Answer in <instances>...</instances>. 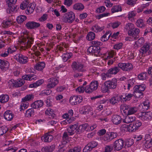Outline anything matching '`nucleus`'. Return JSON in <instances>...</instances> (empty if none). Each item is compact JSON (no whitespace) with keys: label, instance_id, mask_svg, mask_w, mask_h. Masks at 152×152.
Returning a JSON list of instances; mask_svg holds the SVG:
<instances>
[{"label":"nucleus","instance_id":"nucleus-1","mask_svg":"<svg viewBox=\"0 0 152 152\" xmlns=\"http://www.w3.org/2000/svg\"><path fill=\"white\" fill-rule=\"evenodd\" d=\"M18 41L22 49L26 50L31 47L34 42V39L31 35L28 34L21 37L19 39Z\"/></svg>","mask_w":152,"mask_h":152},{"label":"nucleus","instance_id":"nucleus-2","mask_svg":"<svg viewBox=\"0 0 152 152\" xmlns=\"http://www.w3.org/2000/svg\"><path fill=\"white\" fill-rule=\"evenodd\" d=\"M124 30L125 31H127L128 35L131 36L137 35L140 32L139 29L135 28L134 25L132 23L126 24L124 27Z\"/></svg>","mask_w":152,"mask_h":152},{"label":"nucleus","instance_id":"nucleus-3","mask_svg":"<svg viewBox=\"0 0 152 152\" xmlns=\"http://www.w3.org/2000/svg\"><path fill=\"white\" fill-rule=\"evenodd\" d=\"M71 66L72 69L74 71L83 72L86 70V66L77 61H73L72 63Z\"/></svg>","mask_w":152,"mask_h":152},{"label":"nucleus","instance_id":"nucleus-4","mask_svg":"<svg viewBox=\"0 0 152 152\" xmlns=\"http://www.w3.org/2000/svg\"><path fill=\"white\" fill-rule=\"evenodd\" d=\"M75 18L74 13L70 11L64 15L63 16V20L66 23H71L74 20Z\"/></svg>","mask_w":152,"mask_h":152},{"label":"nucleus","instance_id":"nucleus-5","mask_svg":"<svg viewBox=\"0 0 152 152\" xmlns=\"http://www.w3.org/2000/svg\"><path fill=\"white\" fill-rule=\"evenodd\" d=\"M118 66L122 70L126 71H130L133 68L132 65L129 63H120Z\"/></svg>","mask_w":152,"mask_h":152},{"label":"nucleus","instance_id":"nucleus-6","mask_svg":"<svg viewBox=\"0 0 152 152\" xmlns=\"http://www.w3.org/2000/svg\"><path fill=\"white\" fill-rule=\"evenodd\" d=\"M58 83V80L56 77H51L47 80L46 88L49 89L53 88L56 86Z\"/></svg>","mask_w":152,"mask_h":152},{"label":"nucleus","instance_id":"nucleus-7","mask_svg":"<svg viewBox=\"0 0 152 152\" xmlns=\"http://www.w3.org/2000/svg\"><path fill=\"white\" fill-rule=\"evenodd\" d=\"M117 134L114 132H107L103 137V140L105 141L109 142L114 139L116 138Z\"/></svg>","mask_w":152,"mask_h":152},{"label":"nucleus","instance_id":"nucleus-8","mask_svg":"<svg viewBox=\"0 0 152 152\" xmlns=\"http://www.w3.org/2000/svg\"><path fill=\"white\" fill-rule=\"evenodd\" d=\"M124 141L121 139H119L115 140L113 143L114 150L118 151L121 150L124 146Z\"/></svg>","mask_w":152,"mask_h":152},{"label":"nucleus","instance_id":"nucleus-9","mask_svg":"<svg viewBox=\"0 0 152 152\" xmlns=\"http://www.w3.org/2000/svg\"><path fill=\"white\" fill-rule=\"evenodd\" d=\"M15 59L20 64H24L27 63L28 61V58L20 54H16L14 57Z\"/></svg>","mask_w":152,"mask_h":152},{"label":"nucleus","instance_id":"nucleus-10","mask_svg":"<svg viewBox=\"0 0 152 152\" xmlns=\"http://www.w3.org/2000/svg\"><path fill=\"white\" fill-rule=\"evenodd\" d=\"M83 100L82 96H74L70 97L69 102L72 105H76L80 103Z\"/></svg>","mask_w":152,"mask_h":152},{"label":"nucleus","instance_id":"nucleus-11","mask_svg":"<svg viewBox=\"0 0 152 152\" xmlns=\"http://www.w3.org/2000/svg\"><path fill=\"white\" fill-rule=\"evenodd\" d=\"M109 89H114L117 86V80L115 78H113L111 80L105 82Z\"/></svg>","mask_w":152,"mask_h":152},{"label":"nucleus","instance_id":"nucleus-12","mask_svg":"<svg viewBox=\"0 0 152 152\" xmlns=\"http://www.w3.org/2000/svg\"><path fill=\"white\" fill-rule=\"evenodd\" d=\"M150 101L148 99L145 100L143 102L142 104H139L138 108L141 111H145L148 110L149 108Z\"/></svg>","mask_w":152,"mask_h":152},{"label":"nucleus","instance_id":"nucleus-13","mask_svg":"<svg viewBox=\"0 0 152 152\" xmlns=\"http://www.w3.org/2000/svg\"><path fill=\"white\" fill-rule=\"evenodd\" d=\"M25 26L27 28L33 29L39 27L40 26V23L34 21H28L26 24Z\"/></svg>","mask_w":152,"mask_h":152},{"label":"nucleus","instance_id":"nucleus-14","mask_svg":"<svg viewBox=\"0 0 152 152\" xmlns=\"http://www.w3.org/2000/svg\"><path fill=\"white\" fill-rule=\"evenodd\" d=\"M111 121L113 124L117 125L120 124L122 120L120 116L117 115H114L112 116Z\"/></svg>","mask_w":152,"mask_h":152},{"label":"nucleus","instance_id":"nucleus-15","mask_svg":"<svg viewBox=\"0 0 152 152\" xmlns=\"http://www.w3.org/2000/svg\"><path fill=\"white\" fill-rule=\"evenodd\" d=\"M10 64L7 61L0 59V68L2 71H6L9 68Z\"/></svg>","mask_w":152,"mask_h":152},{"label":"nucleus","instance_id":"nucleus-16","mask_svg":"<svg viewBox=\"0 0 152 152\" xmlns=\"http://www.w3.org/2000/svg\"><path fill=\"white\" fill-rule=\"evenodd\" d=\"M133 96V94L131 93H124L120 96V99L123 101L126 102L127 101L130 100Z\"/></svg>","mask_w":152,"mask_h":152},{"label":"nucleus","instance_id":"nucleus-17","mask_svg":"<svg viewBox=\"0 0 152 152\" xmlns=\"http://www.w3.org/2000/svg\"><path fill=\"white\" fill-rule=\"evenodd\" d=\"M51 132H50L48 133H46L41 137V140H44L45 142H51L53 139V136L50 134Z\"/></svg>","mask_w":152,"mask_h":152},{"label":"nucleus","instance_id":"nucleus-18","mask_svg":"<svg viewBox=\"0 0 152 152\" xmlns=\"http://www.w3.org/2000/svg\"><path fill=\"white\" fill-rule=\"evenodd\" d=\"M14 115L12 112L10 110H7L4 113V117L5 119L8 121H11Z\"/></svg>","mask_w":152,"mask_h":152},{"label":"nucleus","instance_id":"nucleus-19","mask_svg":"<svg viewBox=\"0 0 152 152\" xmlns=\"http://www.w3.org/2000/svg\"><path fill=\"white\" fill-rule=\"evenodd\" d=\"M122 129L125 131H128L129 132H133L136 131L134 128L133 124H130L128 125H125L123 126Z\"/></svg>","mask_w":152,"mask_h":152},{"label":"nucleus","instance_id":"nucleus-20","mask_svg":"<svg viewBox=\"0 0 152 152\" xmlns=\"http://www.w3.org/2000/svg\"><path fill=\"white\" fill-rule=\"evenodd\" d=\"M78 126V124H75L70 126L67 129V131L69 135H72L74 134L75 132V130L77 129Z\"/></svg>","mask_w":152,"mask_h":152},{"label":"nucleus","instance_id":"nucleus-21","mask_svg":"<svg viewBox=\"0 0 152 152\" xmlns=\"http://www.w3.org/2000/svg\"><path fill=\"white\" fill-rule=\"evenodd\" d=\"M43 104V102L42 100H38L32 103L31 106L34 109H37L42 107Z\"/></svg>","mask_w":152,"mask_h":152},{"label":"nucleus","instance_id":"nucleus-22","mask_svg":"<svg viewBox=\"0 0 152 152\" xmlns=\"http://www.w3.org/2000/svg\"><path fill=\"white\" fill-rule=\"evenodd\" d=\"M144 39L142 37L139 39L137 41L135 42L133 47L135 49H137L141 47L144 43Z\"/></svg>","mask_w":152,"mask_h":152},{"label":"nucleus","instance_id":"nucleus-23","mask_svg":"<svg viewBox=\"0 0 152 152\" xmlns=\"http://www.w3.org/2000/svg\"><path fill=\"white\" fill-rule=\"evenodd\" d=\"M45 66V64L44 62H39L34 66V68L37 70L41 71Z\"/></svg>","mask_w":152,"mask_h":152},{"label":"nucleus","instance_id":"nucleus-24","mask_svg":"<svg viewBox=\"0 0 152 152\" xmlns=\"http://www.w3.org/2000/svg\"><path fill=\"white\" fill-rule=\"evenodd\" d=\"M35 8V6L34 4L30 3L27 7L26 11V13L29 15L33 12Z\"/></svg>","mask_w":152,"mask_h":152},{"label":"nucleus","instance_id":"nucleus-25","mask_svg":"<svg viewBox=\"0 0 152 152\" xmlns=\"http://www.w3.org/2000/svg\"><path fill=\"white\" fill-rule=\"evenodd\" d=\"M120 71V69L118 66H114L109 69L108 71L111 76L112 75H115Z\"/></svg>","mask_w":152,"mask_h":152},{"label":"nucleus","instance_id":"nucleus-26","mask_svg":"<svg viewBox=\"0 0 152 152\" xmlns=\"http://www.w3.org/2000/svg\"><path fill=\"white\" fill-rule=\"evenodd\" d=\"M135 119L136 118L134 116H128L127 115L125 119L122 120V121L124 123L128 124L135 121Z\"/></svg>","mask_w":152,"mask_h":152},{"label":"nucleus","instance_id":"nucleus-27","mask_svg":"<svg viewBox=\"0 0 152 152\" xmlns=\"http://www.w3.org/2000/svg\"><path fill=\"white\" fill-rule=\"evenodd\" d=\"M87 51L89 53L99 54L100 52V50L92 45L88 48Z\"/></svg>","mask_w":152,"mask_h":152},{"label":"nucleus","instance_id":"nucleus-28","mask_svg":"<svg viewBox=\"0 0 152 152\" xmlns=\"http://www.w3.org/2000/svg\"><path fill=\"white\" fill-rule=\"evenodd\" d=\"M150 46L147 44H145L140 50V52L142 55L145 54L150 48Z\"/></svg>","mask_w":152,"mask_h":152},{"label":"nucleus","instance_id":"nucleus-29","mask_svg":"<svg viewBox=\"0 0 152 152\" xmlns=\"http://www.w3.org/2000/svg\"><path fill=\"white\" fill-rule=\"evenodd\" d=\"M36 78V76L34 75H25L22 76V79L24 80H32Z\"/></svg>","mask_w":152,"mask_h":152},{"label":"nucleus","instance_id":"nucleus-30","mask_svg":"<svg viewBox=\"0 0 152 152\" xmlns=\"http://www.w3.org/2000/svg\"><path fill=\"white\" fill-rule=\"evenodd\" d=\"M55 145H48L43 147L42 149L45 152H52L55 149Z\"/></svg>","mask_w":152,"mask_h":152},{"label":"nucleus","instance_id":"nucleus-31","mask_svg":"<svg viewBox=\"0 0 152 152\" xmlns=\"http://www.w3.org/2000/svg\"><path fill=\"white\" fill-rule=\"evenodd\" d=\"M27 17L26 16L21 15L17 17L16 21L19 24H21L25 21Z\"/></svg>","mask_w":152,"mask_h":152},{"label":"nucleus","instance_id":"nucleus-32","mask_svg":"<svg viewBox=\"0 0 152 152\" xmlns=\"http://www.w3.org/2000/svg\"><path fill=\"white\" fill-rule=\"evenodd\" d=\"M73 8L76 10L81 11L84 9V6L81 3H77L73 5Z\"/></svg>","mask_w":152,"mask_h":152},{"label":"nucleus","instance_id":"nucleus-33","mask_svg":"<svg viewBox=\"0 0 152 152\" xmlns=\"http://www.w3.org/2000/svg\"><path fill=\"white\" fill-rule=\"evenodd\" d=\"M12 20H4L1 23V26L4 28H7L10 26L12 24Z\"/></svg>","mask_w":152,"mask_h":152},{"label":"nucleus","instance_id":"nucleus-34","mask_svg":"<svg viewBox=\"0 0 152 152\" xmlns=\"http://www.w3.org/2000/svg\"><path fill=\"white\" fill-rule=\"evenodd\" d=\"M9 99V97L7 94H2L0 96V102L1 103L7 102Z\"/></svg>","mask_w":152,"mask_h":152},{"label":"nucleus","instance_id":"nucleus-35","mask_svg":"<svg viewBox=\"0 0 152 152\" xmlns=\"http://www.w3.org/2000/svg\"><path fill=\"white\" fill-rule=\"evenodd\" d=\"M104 28V26H100L97 25H95L93 26L91 28V30L96 32H98L102 31Z\"/></svg>","mask_w":152,"mask_h":152},{"label":"nucleus","instance_id":"nucleus-36","mask_svg":"<svg viewBox=\"0 0 152 152\" xmlns=\"http://www.w3.org/2000/svg\"><path fill=\"white\" fill-rule=\"evenodd\" d=\"M89 126L88 124L86 123L80 125L78 128L79 131L81 132L84 131H89Z\"/></svg>","mask_w":152,"mask_h":152},{"label":"nucleus","instance_id":"nucleus-37","mask_svg":"<svg viewBox=\"0 0 152 152\" xmlns=\"http://www.w3.org/2000/svg\"><path fill=\"white\" fill-rule=\"evenodd\" d=\"M46 115L50 116L51 118H54L55 116V111L51 108H48L45 112Z\"/></svg>","mask_w":152,"mask_h":152},{"label":"nucleus","instance_id":"nucleus-38","mask_svg":"<svg viewBox=\"0 0 152 152\" xmlns=\"http://www.w3.org/2000/svg\"><path fill=\"white\" fill-rule=\"evenodd\" d=\"M129 107V105L125 104L121 105L120 107L121 112H123L126 115H127Z\"/></svg>","mask_w":152,"mask_h":152},{"label":"nucleus","instance_id":"nucleus-39","mask_svg":"<svg viewBox=\"0 0 152 152\" xmlns=\"http://www.w3.org/2000/svg\"><path fill=\"white\" fill-rule=\"evenodd\" d=\"M33 109L31 108L28 109L26 111L25 113L26 116L28 118L33 116L34 114V111Z\"/></svg>","mask_w":152,"mask_h":152},{"label":"nucleus","instance_id":"nucleus-40","mask_svg":"<svg viewBox=\"0 0 152 152\" xmlns=\"http://www.w3.org/2000/svg\"><path fill=\"white\" fill-rule=\"evenodd\" d=\"M25 83L24 80L21 79L15 80L14 86L16 87H20L23 85Z\"/></svg>","mask_w":152,"mask_h":152},{"label":"nucleus","instance_id":"nucleus-41","mask_svg":"<svg viewBox=\"0 0 152 152\" xmlns=\"http://www.w3.org/2000/svg\"><path fill=\"white\" fill-rule=\"evenodd\" d=\"M111 35V32L109 31L106 32L105 34L102 36L101 38V40L102 42H105L107 40Z\"/></svg>","mask_w":152,"mask_h":152},{"label":"nucleus","instance_id":"nucleus-42","mask_svg":"<svg viewBox=\"0 0 152 152\" xmlns=\"http://www.w3.org/2000/svg\"><path fill=\"white\" fill-rule=\"evenodd\" d=\"M137 111V108L135 107H130L128 110L127 115H132L135 113Z\"/></svg>","mask_w":152,"mask_h":152},{"label":"nucleus","instance_id":"nucleus-43","mask_svg":"<svg viewBox=\"0 0 152 152\" xmlns=\"http://www.w3.org/2000/svg\"><path fill=\"white\" fill-rule=\"evenodd\" d=\"M95 34L92 31L88 32L86 36V39L88 41H92L94 40L95 38Z\"/></svg>","mask_w":152,"mask_h":152},{"label":"nucleus","instance_id":"nucleus-44","mask_svg":"<svg viewBox=\"0 0 152 152\" xmlns=\"http://www.w3.org/2000/svg\"><path fill=\"white\" fill-rule=\"evenodd\" d=\"M43 82V80L42 79L39 80L33 84H30L29 87L30 88H36L41 85Z\"/></svg>","mask_w":152,"mask_h":152},{"label":"nucleus","instance_id":"nucleus-45","mask_svg":"<svg viewBox=\"0 0 152 152\" xmlns=\"http://www.w3.org/2000/svg\"><path fill=\"white\" fill-rule=\"evenodd\" d=\"M136 25L137 27L141 28L144 27L145 26L143 20L141 19H139L137 21Z\"/></svg>","mask_w":152,"mask_h":152},{"label":"nucleus","instance_id":"nucleus-46","mask_svg":"<svg viewBox=\"0 0 152 152\" xmlns=\"http://www.w3.org/2000/svg\"><path fill=\"white\" fill-rule=\"evenodd\" d=\"M90 85L91 88L92 89L93 91L96 90L98 87L99 83L98 81H92L91 82Z\"/></svg>","mask_w":152,"mask_h":152},{"label":"nucleus","instance_id":"nucleus-47","mask_svg":"<svg viewBox=\"0 0 152 152\" xmlns=\"http://www.w3.org/2000/svg\"><path fill=\"white\" fill-rule=\"evenodd\" d=\"M120 99V96H116L112 97L110 100V102L112 104H114L118 103Z\"/></svg>","mask_w":152,"mask_h":152},{"label":"nucleus","instance_id":"nucleus-48","mask_svg":"<svg viewBox=\"0 0 152 152\" xmlns=\"http://www.w3.org/2000/svg\"><path fill=\"white\" fill-rule=\"evenodd\" d=\"M34 97V96L33 94H28L26 95L24 98H22V101L23 102L30 101L33 99Z\"/></svg>","mask_w":152,"mask_h":152},{"label":"nucleus","instance_id":"nucleus-49","mask_svg":"<svg viewBox=\"0 0 152 152\" xmlns=\"http://www.w3.org/2000/svg\"><path fill=\"white\" fill-rule=\"evenodd\" d=\"M134 96L137 98H142L143 96V93L141 91H139L134 89Z\"/></svg>","mask_w":152,"mask_h":152},{"label":"nucleus","instance_id":"nucleus-50","mask_svg":"<svg viewBox=\"0 0 152 152\" xmlns=\"http://www.w3.org/2000/svg\"><path fill=\"white\" fill-rule=\"evenodd\" d=\"M146 86L145 85L142 84L138 86L136 85L134 88V89L137 90L139 91L142 92L145 89Z\"/></svg>","mask_w":152,"mask_h":152},{"label":"nucleus","instance_id":"nucleus-51","mask_svg":"<svg viewBox=\"0 0 152 152\" xmlns=\"http://www.w3.org/2000/svg\"><path fill=\"white\" fill-rule=\"evenodd\" d=\"M112 12L114 13L115 12H121L122 11V8L121 6L119 5L113 6L111 10Z\"/></svg>","mask_w":152,"mask_h":152},{"label":"nucleus","instance_id":"nucleus-52","mask_svg":"<svg viewBox=\"0 0 152 152\" xmlns=\"http://www.w3.org/2000/svg\"><path fill=\"white\" fill-rule=\"evenodd\" d=\"M148 74L146 72L141 73L138 75V77L139 80H143L147 78Z\"/></svg>","mask_w":152,"mask_h":152},{"label":"nucleus","instance_id":"nucleus-53","mask_svg":"<svg viewBox=\"0 0 152 152\" xmlns=\"http://www.w3.org/2000/svg\"><path fill=\"white\" fill-rule=\"evenodd\" d=\"M72 56V54L71 53H66L65 54L64 53L62 56L63 60L64 62H66L68 59L70 58Z\"/></svg>","mask_w":152,"mask_h":152},{"label":"nucleus","instance_id":"nucleus-54","mask_svg":"<svg viewBox=\"0 0 152 152\" xmlns=\"http://www.w3.org/2000/svg\"><path fill=\"white\" fill-rule=\"evenodd\" d=\"M91 44L92 46L96 47L99 50H100V46L102 45V43L97 41H93L91 42Z\"/></svg>","mask_w":152,"mask_h":152},{"label":"nucleus","instance_id":"nucleus-55","mask_svg":"<svg viewBox=\"0 0 152 152\" xmlns=\"http://www.w3.org/2000/svg\"><path fill=\"white\" fill-rule=\"evenodd\" d=\"M101 76L102 79L104 80H106L107 78L111 77H112L108 71L106 72L102 73Z\"/></svg>","mask_w":152,"mask_h":152},{"label":"nucleus","instance_id":"nucleus-56","mask_svg":"<svg viewBox=\"0 0 152 152\" xmlns=\"http://www.w3.org/2000/svg\"><path fill=\"white\" fill-rule=\"evenodd\" d=\"M136 13L134 11L129 12L128 13V18L130 20H132L136 15Z\"/></svg>","mask_w":152,"mask_h":152},{"label":"nucleus","instance_id":"nucleus-57","mask_svg":"<svg viewBox=\"0 0 152 152\" xmlns=\"http://www.w3.org/2000/svg\"><path fill=\"white\" fill-rule=\"evenodd\" d=\"M134 124V128L135 129V130H138L139 128L141 126L142 123L140 121L137 120L135 121L133 123Z\"/></svg>","mask_w":152,"mask_h":152},{"label":"nucleus","instance_id":"nucleus-58","mask_svg":"<svg viewBox=\"0 0 152 152\" xmlns=\"http://www.w3.org/2000/svg\"><path fill=\"white\" fill-rule=\"evenodd\" d=\"M109 89V88L108 86L107 85V84L105 82L102 86L101 88V91L103 93L107 92Z\"/></svg>","mask_w":152,"mask_h":152},{"label":"nucleus","instance_id":"nucleus-59","mask_svg":"<svg viewBox=\"0 0 152 152\" xmlns=\"http://www.w3.org/2000/svg\"><path fill=\"white\" fill-rule=\"evenodd\" d=\"M69 133L66 132H65L62 136V140L64 144L67 143L68 141Z\"/></svg>","mask_w":152,"mask_h":152},{"label":"nucleus","instance_id":"nucleus-60","mask_svg":"<svg viewBox=\"0 0 152 152\" xmlns=\"http://www.w3.org/2000/svg\"><path fill=\"white\" fill-rule=\"evenodd\" d=\"M52 92L50 89L45 90L42 91L39 95L42 96H48Z\"/></svg>","mask_w":152,"mask_h":152},{"label":"nucleus","instance_id":"nucleus-61","mask_svg":"<svg viewBox=\"0 0 152 152\" xmlns=\"http://www.w3.org/2000/svg\"><path fill=\"white\" fill-rule=\"evenodd\" d=\"M134 84V80L130 79L128 80L127 82L126 86H127V89L129 90L130 88L132 87Z\"/></svg>","mask_w":152,"mask_h":152},{"label":"nucleus","instance_id":"nucleus-62","mask_svg":"<svg viewBox=\"0 0 152 152\" xmlns=\"http://www.w3.org/2000/svg\"><path fill=\"white\" fill-rule=\"evenodd\" d=\"M114 147L112 145H107L104 148V152H112Z\"/></svg>","mask_w":152,"mask_h":152},{"label":"nucleus","instance_id":"nucleus-63","mask_svg":"<svg viewBox=\"0 0 152 152\" xmlns=\"http://www.w3.org/2000/svg\"><path fill=\"white\" fill-rule=\"evenodd\" d=\"M116 54V52L113 50H112L108 52L107 54L106 55V58L109 59L112 58L113 56Z\"/></svg>","mask_w":152,"mask_h":152},{"label":"nucleus","instance_id":"nucleus-64","mask_svg":"<svg viewBox=\"0 0 152 152\" xmlns=\"http://www.w3.org/2000/svg\"><path fill=\"white\" fill-rule=\"evenodd\" d=\"M28 4V0H25L23 1L20 5V8L22 10H24L27 6Z\"/></svg>","mask_w":152,"mask_h":152}]
</instances>
